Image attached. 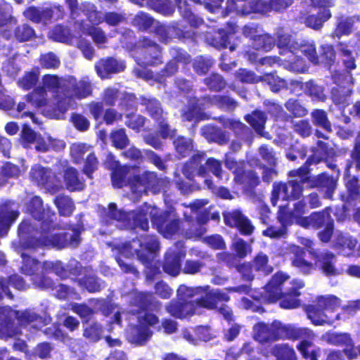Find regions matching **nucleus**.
<instances>
[{
	"label": "nucleus",
	"instance_id": "nucleus-1",
	"mask_svg": "<svg viewBox=\"0 0 360 360\" xmlns=\"http://www.w3.org/2000/svg\"><path fill=\"white\" fill-rule=\"evenodd\" d=\"M158 212L157 207L144 204L136 212L127 214L122 210H117L116 205L111 203L108 209L102 210L101 214L106 223H109L110 220H115L123 222L125 228L140 227L143 231L148 229V216H149L157 226L160 233L165 238L170 237L177 231L178 222L166 214L159 216Z\"/></svg>",
	"mask_w": 360,
	"mask_h": 360
},
{
	"label": "nucleus",
	"instance_id": "nucleus-2",
	"mask_svg": "<svg viewBox=\"0 0 360 360\" xmlns=\"http://www.w3.org/2000/svg\"><path fill=\"white\" fill-rule=\"evenodd\" d=\"M289 281V276L278 272L274 274L269 283L263 289L262 299L267 302H275L283 298L280 305L284 309H295L299 307L300 301L296 297L300 295V290L304 286L302 281Z\"/></svg>",
	"mask_w": 360,
	"mask_h": 360
},
{
	"label": "nucleus",
	"instance_id": "nucleus-3",
	"mask_svg": "<svg viewBox=\"0 0 360 360\" xmlns=\"http://www.w3.org/2000/svg\"><path fill=\"white\" fill-rule=\"evenodd\" d=\"M228 295L219 289L209 292L199 302H184L183 301L172 300L166 305V311L172 316L177 319H184L193 315L198 307L213 309L217 307L218 301H228Z\"/></svg>",
	"mask_w": 360,
	"mask_h": 360
},
{
	"label": "nucleus",
	"instance_id": "nucleus-4",
	"mask_svg": "<svg viewBox=\"0 0 360 360\" xmlns=\"http://www.w3.org/2000/svg\"><path fill=\"white\" fill-rule=\"evenodd\" d=\"M46 224H44L42 232L39 237H33L23 243L24 250L36 249L42 247H54L63 248L68 245L76 247L80 241L77 233L72 234L68 233H53L49 226L46 229Z\"/></svg>",
	"mask_w": 360,
	"mask_h": 360
},
{
	"label": "nucleus",
	"instance_id": "nucleus-5",
	"mask_svg": "<svg viewBox=\"0 0 360 360\" xmlns=\"http://www.w3.org/2000/svg\"><path fill=\"white\" fill-rule=\"evenodd\" d=\"M278 46L281 49V54L290 53L292 58H289L290 68L293 71L303 72L306 70V68L302 65V60L300 59L295 60V56L294 54H297L300 50L303 53L309 60L314 63H318L319 58L316 55L315 46L314 44H299L297 41H291L290 37L288 34L278 33Z\"/></svg>",
	"mask_w": 360,
	"mask_h": 360
},
{
	"label": "nucleus",
	"instance_id": "nucleus-6",
	"mask_svg": "<svg viewBox=\"0 0 360 360\" xmlns=\"http://www.w3.org/2000/svg\"><path fill=\"white\" fill-rule=\"evenodd\" d=\"M43 86L54 94V101L56 102L59 112L54 110L53 115L56 119H62L63 114L69 109L70 99L67 98L68 85L75 84V78L69 76L66 78H58L56 75H46L42 79Z\"/></svg>",
	"mask_w": 360,
	"mask_h": 360
},
{
	"label": "nucleus",
	"instance_id": "nucleus-7",
	"mask_svg": "<svg viewBox=\"0 0 360 360\" xmlns=\"http://www.w3.org/2000/svg\"><path fill=\"white\" fill-rule=\"evenodd\" d=\"M317 306L308 307V318L315 325H331L340 319V314L335 317L332 313L340 306L341 300L334 295L320 296L316 299Z\"/></svg>",
	"mask_w": 360,
	"mask_h": 360
},
{
	"label": "nucleus",
	"instance_id": "nucleus-8",
	"mask_svg": "<svg viewBox=\"0 0 360 360\" xmlns=\"http://www.w3.org/2000/svg\"><path fill=\"white\" fill-rule=\"evenodd\" d=\"M159 244L155 237L146 236L141 240H134L123 245L120 255L130 257L135 254L143 264H148L153 259L154 253L158 250Z\"/></svg>",
	"mask_w": 360,
	"mask_h": 360
},
{
	"label": "nucleus",
	"instance_id": "nucleus-9",
	"mask_svg": "<svg viewBox=\"0 0 360 360\" xmlns=\"http://www.w3.org/2000/svg\"><path fill=\"white\" fill-rule=\"evenodd\" d=\"M280 212L278 219L281 225L278 226H273L267 228L263 231V234L271 238H279L284 237L287 233L286 226L292 223L297 224V218L303 217L302 215L306 210V204L303 200L297 202L294 204L293 210L288 214L284 211L285 204L278 205Z\"/></svg>",
	"mask_w": 360,
	"mask_h": 360
},
{
	"label": "nucleus",
	"instance_id": "nucleus-10",
	"mask_svg": "<svg viewBox=\"0 0 360 360\" xmlns=\"http://www.w3.org/2000/svg\"><path fill=\"white\" fill-rule=\"evenodd\" d=\"M292 335L291 328L283 325L279 321H274L270 325L258 323L253 327V338L261 343L274 341L279 338H290Z\"/></svg>",
	"mask_w": 360,
	"mask_h": 360
},
{
	"label": "nucleus",
	"instance_id": "nucleus-11",
	"mask_svg": "<svg viewBox=\"0 0 360 360\" xmlns=\"http://www.w3.org/2000/svg\"><path fill=\"white\" fill-rule=\"evenodd\" d=\"M13 317L17 319L18 323L29 329H39L50 322L49 318H43L34 311L26 310L22 311H13L10 307H6L0 312V319L5 322L9 321Z\"/></svg>",
	"mask_w": 360,
	"mask_h": 360
},
{
	"label": "nucleus",
	"instance_id": "nucleus-12",
	"mask_svg": "<svg viewBox=\"0 0 360 360\" xmlns=\"http://www.w3.org/2000/svg\"><path fill=\"white\" fill-rule=\"evenodd\" d=\"M139 326L130 328L128 339L131 342L141 345L144 344L152 335V332L146 325L153 326L158 322V319L154 314L145 313L143 316H139Z\"/></svg>",
	"mask_w": 360,
	"mask_h": 360
},
{
	"label": "nucleus",
	"instance_id": "nucleus-13",
	"mask_svg": "<svg viewBox=\"0 0 360 360\" xmlns=\"http://www.w3.org/2000/svg\"><path fill=\"white\" fill-rule=\"evenodd\" d=\"M313 8L317 10L316 13H312L306 18L305 25L314 30H320L323 23L331 17L329 10L333 6L330 0H309Z\"/></svg>",
	"mask_w": 360,
	"mask_h": 360
},
{
	"label": "nucleus",
	"instance_id": "nucleus-14",
	"mask_svg": "<svg viewBox=\"0 0 360 360\" xmlns=\"http://www.w3.org/2000/svg\"><path fill=\"white\" fill-rule=\"evenodd\" d=\"M131 189L135 193L140 195L146 189H153L155 192L166 186L167 181L158 179L153 172H144L141 175L134 176V179L129 182Z\"/></svg>",
	"mask_w": 360,
	"mask_h": 360
},
{
	"label": "nucleus",
	"instance_id": "nucleus-15",
	"mask_svg": "<svg viewBox=\"0 0 360 360\" xmlns=\"http://www.w3.org/2000/svg\"><path fill=\"white\" fill-rule=\"evenodd\" d=\"M309 168L304 165L297 169L292 170L289 172V176L291 180L285 184L288 188V198L297 199L302 194V184L309 180Z\"/></svg>",
	"mask_w": 360,
	"mask_h": 360
},
{
	"label": "nucleus",
	"instance_id": "nucleus-16",
	"mask_svg": "<svg viewBox=\"0 0 360 360\" xmlns=\"http://www.w3.org/2000/svg\"><path fill=\"white\" fill-rule=\"evenodd\" d=\"M30 176L37 184L44 186L52 192L60 187L59 179L49 169L39 165H35L32 168Z\"/></svg>",
	"mask_w": 360,
	"mask_h": 360
},
{
	"label": "nucleus",
	"instance_id": "nucleus-17",
	"mask_svg": "<svg viewBox=\"0 0 360 360\" xmlns=\"http://www.w3.org/2000/svg\"><path fill=\"white\" fill-rule=\"evenodd\" d=\"M27 101L37 108H44V110L47 113H49V116L51 117L56 118L53 115L54 110L59 112L56 102L48 99L46 91L42 87L37 88L28 94Z\"/></svg>",
	"mask_w": 360,
	"mask_h": 360
},
{
	"label": "nucleus",
	"instance_id": "nucleus-18",
	"mask_svg": "<svg viewBox=\"0 0 360 360\" xmlns=\"http://www.w3.org/2000/svg\"><path fill=\"white\" fill-rule=\"evenodd\" d=\"M261 271L264 274H269L272 271V267L268 264V257L262 253L258 254L253 261L252 266L250 264H243L239 271L242 274L243 277L248 281L253 279L252 271Z\"/></svg>",
	"mask_w": 360,
	"mask_h": 360
},
{
	"label": "nucleus",
	"instance_id": "nucleus-19",
	"mask_svg": "<svg viewBox=\"0 0 360 360\" xmlns=\"http://www.w3.org/2000/svg\"><path fill=\"white\" fill-rule=\"evenodd\" d=\"M300 335L303 340H302L297 349L303 357L307 360H318L319 349H311L312 341L315 337L314 333L309 329L304 328L300 330Z\"/></svg>",
	"mask_w": 360,
	"mask_h": 360
},
{
	"label": "nucleus",
	"instance_id": "nucleus-20",
	"mask_svg": "<svg viewBox=\"0 0 360 360\" xmlns=\"http://www.w3.org/2000/svg\"><path fill=\"white\" fill-rule=\"evenodd\" d=\"M19 214L15 203L8 202L0 207V234L5 235Z\"/></svg>",
	"mask_w": 360,
	"mask_h": 360
},
{
	"label": "nucleus",
	"instance_id": "nucleus-21",
	"mask_svg": "<svg viewBox=\"0 0 360 360\" xmlns=\"http://www.w3.org/2000/svg\"><path fill=\"white\" fill-rule=\"evenodd\" d=\"M224 221L230 226H236L243 234H250L254 226L238 210L224 213Z\"/></svg>",
	"mask_w": 360,
	"mask_h": 360
},
{
	"label": "nucleus",
	"instance_id": "nucleus-22",
	"mask_svg": "<svg viewBox=\"0 0 360 360\" xmlns=\"http://www.w3.org/2000/svg\"><path fill=\"white\" fill-rule=\"evenodd\" d=\"M330 214L327 210L321 212H314L309 217L297 218V224L305 229H317L328 223L330 219Z\"/></svg>",
	"mask_w": 360,
	"mask_h": 360
},
{
	"label": "nucleus",
	"instance_id": "nucleus-23",
	"mask_svg": "<svg viewBox=\"0 0 360 360\" xmlns=\"http://www.w3.org/2000/svg\"><path fill=\"white\" fill-rule=\"evenodd\" d=\"M124 68L123 62L114 58L101 59L96 64V72L101 78L107 77L110 73L123 71Z\"/></svg>",
	"mask_w": 360,
	"mask_h": 360
},
{
	"label": "nucleus",
	"instance_id": "nucleus-24",
	"mask_svg": "<svg viewBox=\"0 0 360 360\" xmlns=\"http://www.w3.org/2000/svg\"><path fill=\"white\" fill-rule=\"evenodd\" d=\"M11 6L4 0H0V27L6 26L10 30L15 25V20L11 17ZM6 38H9L11 33H7V28L1 30Z\"/></svg>",
	"mask_w": 360,
	"mask_h": 360
},
{
	"label": "nucleus",
	"instance_id": "nucleus-25",
	"mask_svg": "<svg viewBox=\"0 0 360 360\" xmlns=\"http://www.w3.org/2000/svg\"><path fill=\"white\" fill-rule=\"evenodd\" d=\"M203 157V153L198 152L193 156L192 160L184 165L183 173L187 179H191L194 176L195 173H197L198 175H203L205 173L204 167L199 165Z\"/></svg>",
	"mask_w": 360,
	"mask_h": 360
},
{
	"label": "nucleus",
	"instance_id": "nucleus-26",
	"mask_svg": "<svg viewBox=\"0 0 360 360\" xmlns=\"http://www.w3.org/2000/svg\"><path fill=\"white\" fill-rule=\"evenodd\" d=\"M321 340L334 346L352 345V339L347 333L328 332L321 336Z\"/></svg>",
	"mask_w": 360,
	"mask_h": 360
},
{
	"label": "nucleus",
	"instance_id": "nucleus-27",
	"mask_svg": "<svg viewBox=\"0 0 360 360\" xmlns=\"http://www.w3.org/2000/svg\"><path fill=\"white\" fill-rule=\"evenodd\" d=\"M24 16L37 23L46 24L52 18V11L49 9H38L35 7H29L23 12Z\"/></svg>",
	"mask_w": 360,
	"mask_h": 360
},
{
	"label": "nucleus",
	"instance_id": "nucleus-28",
	"mask_svg": "<svg viewBox=\"0 0 360 360\" xmlns=\"http://www.w3.org/2000/svg\"><path fill=\"white\" fill-rule=\"evenodd\" d=\"M91 92V85L89 81L82 79L79 82L75 80V85H68L67 98L70 97L84 98Z\"/></svg>",
	"mask_w": 360,
	"mask_h": 360
},
{
	"label": "nucleus",
	"instance_id": "nucleus-29",
	"mask_svg": "<svg viewBox=\"0 0 360 360\" xmlns=\"http://www.w3.org/2000/svg\"><path fill=\"white\" fill-rule=\"evenodd\" d=\"M307 183H309L311 187H325L327 188L326 197L330 198L332 193L335 188V181L334 179L322 174L318 175L311 179L309 177V180Z\"/></svg>",
	"mask_w": 360,
	"mask_h": 360
},
{
	"label": "nucleus",
	"instance_id": "nucleus-30",
	"mask_svg": "<svg viewBox=\"0 0 360 360\" xmlns=\"http://www.w3.org/2000/svg\"><path fill=\"white\" fill-rule=\"evenodd\" d=\"M184 254L174 253L171 250L168 251L165 257V262L163 269L166 273L172 276H176L180 271L179 259Z\"/></svg>",
	"mask_w": 360,
	"mask_h": 360
},
{
	"label": "nucleus",
	"instance_id": "nucleus-31",
	"mask_svg": "<svg viewBox=\"0 0 360 360\" xmlns=\"http://www.w3.org/2000/svg\"><path fill=\"white\" fill-rule=\"evenodd\" d=\"M271 353L276 360H297L295 350L285 344L274 345L272 347Z\"/></svg>",
	"mask_w": 360,
	"mask_h": 360
},
{
	"label": "nucleus",
	"instance_id": "nucleus-32",
	"mask_svg": "<svg viewBox=\"0 0 360 360\" xmlns=\"http://www.w3.org/2000/svg\"><path fill=\"white\" fill-rule=\"evenodd\" d=\"M64 179L68 189L70 191H79L84 188V184L78 178L77 172L75 169H67L65 172Z\"/></svg>",
	"mask_w": 360,
	"mask_h": 360
},
{
	"label": "nucleus",
	"instance_id": "nucleus-33",
	"mask_svg": "<svg viewBox=\"0 0 360 360\" xmlns=\"http://www.w3.org/2000/svg\"><path fill=\"white\" fill-rule=\"evenodd\" d=\"M131 174H134V169L127 166L117 168L112 174V185L120 188L127 184L125 179H129Z\"/></svg>",
	"mask_w": 360,
	"mask_h": 360
},
{
	"label": "nucleus",
	"instance_id": "nucleus-34",
	"mask_svg": "<svg viewBox=\"0 0 360 360\" xmlns=\"http://www.w3.org/2000/svg\"><path fill=\"white\" fill-rule=\"evenodd\" d=\"M289 248L295 256L292 260L293 266L300 268L304 274L309 273L312 269V265L302 259V256L304 254L302 249L295 245H290Z\"/></svg>",
	"mask_w": 360,
	"mask_h": 360
},
{
	"label": "nucleus",
	"instance_id": "nucleus-35",
	"mask_svg": "<svg viewBox=\"0 0 360 360\" xmlns=\"http://www.w3.org/2000/svg\"><path fill=\"white\" fill-rule=\"evenodd\" d=\"M209 286H206L205 288H189L186 285H180L177 290V297L180 301H183L184 302H189L187 300L194 297L196 295L200 294L202 291L206 292L205 295L210 291Z\"/></svg>",
	"mask_w": 360,
	"mask_h": 360
},
{
	"label": "nucleus",
	"instance_id": "nucleus-36",
	"mask_svg": "<svg viewBox=\"0 0 360 360\" xmlns=\"http://www.w3.org/2000/svg\"><path fill=\"white\" fill-rule=\"evenodd\" d=\"M131 1L141 6H143L146 4L152 7L154 10L163 14H168L172 12V8L167 4V1L165 0H141V2L139 0Z\"/></svg>",
	"mask_w": 360,
	"mask_h": 360
},
{
	"label": "nucleus",
	"instance_id": "nucleus-37",
	"mask_svg": "<svg viewBox=\"0 0 360 360\" xmlns=\"http://www.w3.org/2000/svg\"><path fill=\"white\" fill-rule=\"evenodd\" d=\"M82 11L89 20L94 24H99L104 20V15L95 10L94 4L85 2L82 4Z\"/></svg>",
	"mask_w": 360,
	"mask_h": 360
},
{
	"label": "nucleus",
	"instance_id": "nucleus-38",
	"mask_svg": "<svg viewBox=\"0 0 360 360\" xmlns=\"http://www.w3.org/2000/svg\"><path fill=\"white\" fill-rule=\"evenodd\" d=\"M80 27L83 33L91 35L96 44L99 45L106 42V37L101 29L83 24H81Z\"/></svg>",
	"mask_w": 360,
	"mask_h": 360
},
{
	"label": "nucleus",
	"instance_id": "nucleus-39",
	"mask_svg": "<svg viewBox=\"0 0 360 360\" xmlns=\"http://www.w3.org/2000/svg\"><path fill=\"white\" fill-rule=\"evenodd\" d=\"M288 188L285 184L275 183L274 184V190L272 192L271 203L274 206L278 204V200L287 201L288 198Z\"/></svg>",
	"mask_w": 360,
	"mask_h": 360
},
{
	"label": "nucleus",
	"instance_id": "nucleus-40",
	"mask_svg": "<svg viewBox=\"0 0 360 360\" xmlns=\"http://www.w3.org/2000/svg\"><path fill=\"white\" fill-rule=\"evenodd\" d=\"M59 212L61 215L69 216L73 211L74 205L72 201L68 196H58L55 200Z\"/></svg>",
	"mask_w": 360,
	"mask_h": 360
},
{
	"label": "nucleus",
	"instance_id": "nucleus-41",
	"mask_svg": "<svg viewBox=\"0 0 360 360\" xmlns=\"http://www.w3.org/2000/svg\"><path fill=\"white\" fill-rule=\"evenodd\" d=\"M273 45V39L269 35L263 34L262 32H259L257 37L254 38L253 46L257 50L263 49L268 51L272 48Z\"/></svg>",
	"mask_w": 360,
	"mask_h": 360
},
{
	"label": "nucleus",
	"instance_id": "nucleus-42",
	"mask_svg": "<svg viewBox=\"0 0 360 360\" xmlns=\"http://www.w3.org/2000/svg\"><path fill=\"white\" fill-rule=\"evenodd\" d=\"M246 120L254 127L257 133H262L266 122V118L262 112L255 111L252 115H247Z\"/></svg>",
	"mask_w": 360,
	"mask_h": 360
},
{
	"label": "nucleus",
	"instance_id": "nucleus-43",
	"mask_svg": "<svg viewBox=\"0 0 360 360\" xmlns=\"http://www.w3.org/2000/svg\"><path fill=\"white\" fill-rule=\"evenodd\" d=\"M353 26V18H347L344 20H342L338 24L332 37L340 38L343 35H348L352 32Z\"/></svg>",
	"mask_w": 360,
	"mask_h": 360
},
{
	"label": "nucleus",
	"instance_id": "nucleus-44",
	"mask_svg": "<svg viewBox=\"0 0 360 360\" xmlns=\"http://www.w3.org/2000/svg\"><path fill=\"white\" fill-rule=\"evenodd\" d=\"M39 79V72L32 71L26 72L24 76L19 79L18 84L24 89H30L34 86Z\"/></svg>",
	"mask_w": 360,
	"mask_h": 360
},
{
	"label": "nucleus",
	"instance_id": "nucleus-45",
	"mask_svg": "<svg viewBox=\"0 0 360 360\" xmlns=\"http://www.w3.org/2000/svg\"><path fill=\"white\" fill-rule=\"evenodd\" d=\"M334 255L330 253H325L321 255L320 262H322L323 271L327 275H335L337 270L334 267L333 261Z\"/></svg>",
	"mask_w": 360,
	"mask_h": 360
},
{
	"label": "nucleus",
	"instance_id": "nucleus-46",
	"mask_svg": "<svg viewBox=\"0 0 360 360\" xmlns=\"http://www.w3.org/2000/svg\"><path fill=\"white\" fill-rule=\"evenodd\" d=\"M174 143L177 153L181 156H186L193 148L192 141L183 136L179 137Z\"/></svg>",
	"mask_w": 360,
	"mask_h": 360
},
{
	"label": "nucleus",
	"instance_id": "nucleus-47",
	"mask_svg": "<svg viewBox=\"0 0 360 360\" xmlns=\"http://www.w3.org/2000/svg\"><path fill=\"white\" fill-rule=\"evenodd\" d=\"M23 259V264L21 267L22 272L25 274H34L40 267V264L35 259L26 257L25 253L21 255Z\"/></svg>",
	"mask_w": 360,
	"mask_h": 360
},
{
	"label": "nucleus",
	"instance_id": "nucleus-48",
	"mask_svg": "<svg viewBox=\"0 0 360 360\" xmlns=\"http://www.w3.org/2000/svg\"><path fill=\"white\" fill-rule=\"evenodd\" d=\"M110 139L113 146L120 149L125 147L129 142L124 129L113 131L110 134Z\"/></svg>",
	"mask_w": 360,
	"mask_h": 360
},
{
	"label": "nucleus",
	"instance_id": "nucleus-49",
	"mask_svg": "<svg viewBox=\"0 0 360 360\" xmlns=\"http://www.w3.org/2000/svg\"><path fill=\"white\" fill-rule=\"evenodd\" d=\"M90 152H91V148L84 143H75L71 147V155L77 162H80L84 155Z\"/></svg>",
	"mask_w": 360,
	"mask_h": 360
},
{
	"label": "nucleus",
	"instance_id": "nucleus-50",
	"mask_svg": "<svg viewBox=\"0 0 360 360\" xmlns=\"http://www.w3.org/2000/svg\"><path fill=\"white\" fill-rule=\"evenodd\" d=\"M39 136L27 125L25 124L20 134L22 144L25 148H27L31 143H35Z\"/></svg>",
	"mask_w": 360,
	"mask_h": 360
},
{
	"label": "nucleus",
	"instance_id": "nucleus-51",
	"mask_svg": "<svg viewBox=\"0 0 360 360\" xmlns=\"http://www.w3.org/2000/svg\"><path fill=\"white\" fill-rule=\"evenodd\" d=\"M313 123L326 131L330 130V124L327 119L326 112L323 110H316L312 112Z\"/></svg>",
	"mask_w": 360,
	"mask_h": 360
},
{
	"label": "nucleus",
	"instance_id": "nucleus-52",
	"mask_svg": "<svg viewBox=\"0 0 360 360\" xmlns=\"http://www.w3.org/2000/svg\"><path fill=\"white\" fill-rule=\"evenodd\" d=\"M335 243L342 248H348L352 250L356 245V240L351 237L343 236L341 233L336 232L335 234Z\"/></svg>",
	"mask_w": 360,
	"mask_h": 360
},
{
	"label": "nucleus",
	"instance_id": "nucleus-53",
	"mask_svg": "<svg viewBox=\"0 0 360 360\" xmlns=\"http://www.w3.org/2000/svg\"><path fill=\"white\" fill-rule=\"evenodd\" d=\"M101 327L97 323H94L84 329V336L90 341L96 342L101 338Z\"/></svg>",
	"mask_w": 360,
	"mask_h": 360
},
{
	"label": "nucleus",
	"instance_id": "nucleus-54",
	"mask_svg": "<svg viewBox=\"0 0 360 360\" xmlns=\"http://www.w3.org/2000/svg\"><path fill=\"white\" fill-rule=\"evenodd\" d=\"M285 107L289 112L297 117L304 116L307 112L304 106L294 99H289L285 103Z\"/></svg>",
	"mask_w": 360,
	"mask_h": 360
},
{
	"label": "nucleus",
	"instance_id": "nucleus-55",
	"mask_svg": "<svg viewBox=\"0 0 360 360\" xmlns=\"http://www.w3.org/2000/svg\"><path fill=\"white\" fill-rule=\"evenodd\" d=\"M18 115H15L17 118H25L30 117L32 122L35 124H39V122L37 118L35 117L34 113L30 110V108L28 105L25 103H20L17 107Z\"/></svg>",
	"mask_w": 360,
	"mask_h": 360
},
{
	"label": "nucleus",
	"instance_id": "nucleus-56",
	"mask_svg": "<svg viewBox=\"0 0 360 360\" xmlns=\"http://www.w3.org/2000/svg\"><path fill=\"white\" fill-rule=\"evenodd\" d=\"M40 64L45 68H56L60 65V60L53 53H49L41 56Z\"/></svg>",
	"mask_w": 360,
	"mask_h": 360
},
{
	"label": "nucleus",
	"instance_id": "nucleus-57",
	"mask_svg": "<svg viewBox=\"0 0 360 360\" xmlns=\"http://www.w3.org/2000/svg\"><path fill=\"white\" fill-rule=\"evenodd\" d=\"M233 247L237 255L240 257H245L252 250L243 239L236 238L233 242Z\"/></svg>",
	"mask_w": 360,
	"mask_h": 360
},
{
	"label": "nucleus",
	"instance_id": "nucleus-58",
	"mask_svg": "<svg viewBox=\"0 0 360 360\" xmlns=\"http://www.w3.org/2000/svg\"><path fill=\"white\" fill-rule=\"evenodd\" d=\"M201 104L193 106L191 109L184 112L182 115L183 119L187 121L198 120L204 119L205 116L201 111Z\"/></svg>",
	"mask_w": 360,
	"mask_h": 360
},
{
	"label": "nucleus",
	"instance_id": "nucleus-59",
	"mask_svg": "<svg viewBox=\"0 0 360 360\" xmlns=\"http://www.w3.org/2000/svg\"><path fill=\"white\" fill-rule=\"evenodd\" d=\"M339 50L343 57V63L346 68L349 70L355 68L356 65L354 58L352 55L351 51L347 49V46L340 44L339 46Z\"/></svg>",
	"mask_w": 360,
	"mask_h": 360
},
{
	"label": "nucleus",
	"instance_id": "nucleus-60",
	"mask_svg": "<svg viewBox=\"0 0 360 360\" xmlns=\"http://www.w3.org/2000/svg\"><path fill=\"white\" fill-rule=\"evenodd\" d=\"M259 155L264 161L270 166H276L277 158L271 148L266 146H261L259 149Z\"/></svg>",
	"mask_w": 360,
	"mask_h": 360
},
{
	"label": "nucleus",
	"instance_id": "nucleus-61",
	"mask_svg": "<svg viewBox=\"0 0 360 360\" xmlns=\"http://www.w3.org/2000/svg\"><path fill=\"white\" fill-rule=\"evenodd\" d=\"M211 102L218 105L219 108L233 109L236 107L235 101L226 96H214L211 98Z\"/></svg>",
	"mask_w": 360,
	"mask_h": 360
},
{
	"label": "nucleus",
	"instance_id": "nucleus-62",
	"mask_svg": "<svg viewBox=\"0 0 360 360\" xmlns=\"http://www.w3.org/2000/svg\"><path fill=\"white\" fill-rule=\"evenodd\" d=\"M72 310L77 314L81 319L87 321L92 316L94 311L91 309L84 304H73L72 306Z\"/></svg>",
	"mask_w": 360,
	"mask_h": 360
},
{
	"label": "nucleus",
	"instance_id": "nucleus-63",
	"mask_svg": "<svg viewBox=\"0 0 360 360\" xmlns=\"http://www.w3.org/2000/svg\"><path fill=\"white\" fill-rule=\"evenodd\" d=\"M98 161L94 154L90 152L86 158L85 164L84 167V172L89 176L91 177V174L97 169Z\"/></svg>",
	"mask_w": 360,
	"mask_h": 360
},
{
	"label": "nucleus",
	"instance_id": "nucleus-64",
	"mask_svg": "<svg viewBox=\"0 0 360 360\" xmlns=\"http://www.w3.org/2000/svg\"><path fill=\"white\" fill-rule=\"evenodd\" d=\"M206 84L215 91H219L224 87L225 82L219 75H212L211 77L205 79Z\"/></svg>",
	"mask_w": 360,
	"mask_h": 360
}]
</instances>
